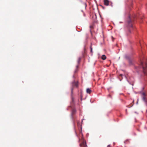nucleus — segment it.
Here are the masks:
<instances>
[{
    "mask_svg": "<svg viewBox=\"0 0 147 147\" xmlns=\"http://www.w3.org/2000/svg\"><path fill=\"white\" fill-rule=\"evenodd\" d=\"M107 147H111V146H110V145L109 144V145H108Z\"/></svg>",
    "mask_w": 147,
    "mask_h": 147,
    "instance_id": "nucleus-12",
    "label": "nucleus"
},
{
    "mask_svg": "<svg viewBox=\"0 0 147 147\" xmlns=\"http://www.w3.org/2000/svg\"><path fill=\"white\" fill-rule=\"evenodd\" d=\"M90 52L92 53V47L91 46H90Z\"/></svg>",
    "mask_w": 147,
    "mask_h": 147,
    "instance_id": "nucleus-10",
    "label": "nucleus"
},
{
    "mask_svg": "<svg viewBox=\"0 0 147 147\" xmlns=\"http://www.w3.org/2000/svg\"><path fill=\"white\" fill-rule=\"evenodd\" d=\"M104 4L106 6H108L109 5V1L108 0H104Z\"/></svg>",
    "mask_w": 147,
    "mask_h": 147,
    "instance_id": "nucleus-5",
    "label": "nucleus"
},
{
    "mask_svg": "<svg viewBox=\"0 0 147 147\" xmlns=\"http://www.w3.org/2000/svg\"><path fill=\"white\" fill-rule=\"evenodd\" d=\"M86 91L87 93L90 94L91 93L92 91L90 89L88 88L86 89Z\"/></svg>",
    "mask_w": 147,
    "mask_h": 147,
    "instance_id": "nucleus-6",
    "label": "nucleus"
},
{
    "mask_svg": "<svg viewBox=\"0 0 147 147\" xmlns=\"http://www.w3.org/2000/svg\"><path fill=\"white\" fill-rule=\"evenodd\" d=\"M133 104H131V105H128V106H127V107H132V106H133Z\"/></svg>",
    "mask_w": 147,
    "mask_h": 147,
    "instance_id": "nucleus-9",
    "label": "nucleus"
},
{
    "mask_svg": "<svg viewBox=\"0 0 147 147\" xmlns=\"http://www.w3.org/2000/svg\"><path fill=\"white\" fill-rule=\"evenodd\" d=\"M90 28H92V26H90Z\"/></svg>",
    "mask_w": 147,
    "mask_h": 147,
    "instance_id": "nucleus-15",
    "label": "nucleus"
},
{
    "mask_svg": "<svg viewBox=\"0 0 147 147\" xmlns=\"http://www.w3.org/2000/svg\"><path fill=\"white\" fill-rule=\"evenodd\" d=\"M76 67H77V68H78V65L77 66H76Z\"/></svg>",
    "mask_w": 147,
    "mask_h": 147,
    "instance_id": "nucleus-16",
    "label": "nucleus"
},
{
    "mask_svg": "<svg viewBox=\"0 0 147 147\" xmlns=\"http://www.w3.org/2000/svg\"><path fill=\"white\" fill-rule=\"evenodd\" d=\"M112 38L113 41V39H114V38L113 37H112Z\"/></svg>",
    "mask_w": 147,
    "mask_h": 147,
    "instance_id": "nucleus-14",
    "label": "nucleus"
},
{
    "mask_svg": "<svg viewBox=\"0 0 147 147\" xmlns=\"http://www.w3.org/2000/svg\"><path fill=\"white\" fill-rule=\"evenodd\" d=\"M73 88H72V90H73Z\"/></svg>",
    "mask_w": 147,
    "mask_h": 147,
    "instance_id": "nucleus-17",
    "label": "nucleus"
},
{
    "mask_svg": "<svg viewBox=\"0 0 147 147\" xmlns=\"http://www.w3.org/2000/svg\"><path fill=\"white\" fill-rule=\"evenodd\" d=\"M141 65L142 67L143 70V72L144 73V74L145 75H146V69L147 67L146 63L145 62H144V61H141Z\"/></svg>",
    "mask_w": 147,
    "mask_h": 147,
    "instance_id": "nucleus-2",
    "label": "nucleus"
},
{
    "mask_svg": "<svg viewBox=\"0 0 147 147\" xmlns=\"http://www.w3.org/2000/svg\"><path fill=\"white\" fill-rule=\"evenodd\" d=\"M101 59L103 60H105L106 59V57L105 55H103L101 57Z\"/></svg>",
    "mask_w": 147,
    "mask_h": 147,
    "instance_id": "nucleus-7",
    "label": "nucleus"
},
{
    "mask_svg": "<svg viewBox=\"0 0 147 147\" xmlns=\"http://www.w3.org/2000/svg\"><path fill=\"white\" fill-rule=\"evenodd\" d=\"M78 86V83L75 81L73 82L72 83V86L73 88L77 87Z\"/></svg>",
    "mask_w": 147,
    "mask_h": 147,
    "instance_id": "nucleus-3",
    "label": "nucleus"
},
{
    "mask_svg": "<svg viewBox=\"0 0 147 147\" xmlns=\"http://www.w3.org/2000/svg\"><path fill=\"white\" fill-rule=\"evenodd\" d=\"M132 20L131 19V18L130 16H129V19L127 21L128 23V27L129 28L128 32L127 33V36H128L131 33V30L133 28V25H132Z\"/></svg>",
    "mask_w": 147,
    "mask_h": 147,
    "instance_id": "nucleus-1",
    "label": "nucleus"
},
{
    "mask_svg": "<svg viewBox=\"0 0 147 147\" xmlns=\"http://www.w3.org/2000/svg\"><path fill=\"white\" fill-rule=\"evenodd\" d=\"M82 145H83L84 147H85L86 146V142L85 141L83 140V142L82 143Z\"/></svg>",
    "mask_w": 147,
    "mask_h": 147,
    "instance_id": "nucleus-8",
    "label": "nucleus"
},
{
    "mask_svg": "<svg viewBox=\"0 0 147 147\" xmlns=\"http://www.w3.org/2000/svg\"><path fill=\"white\" fill-rule=\"evenodd\" d=\"M146 96V94L144 92H142V97L143 100L145 102H146V98L145 96Z\"/></svg>",
    "mask_w": 147,
    "mask_h": 147,
    "instance_id": "nucleus-4",
    "label": "nucleus"
},
{
    "mask_svg": "<svg viewBox=\"0 0 147 147\" xmlns=\"http://www.w3.org/2000/svg\"><path fill=\"white\" fill-rule=\"evenodd\" d=\"M123 76L122 74H120L119 75V78L120 77H122V76Z\"/></svg>",
    "mask_w": 147,
    "mask_h": 147,
    "instance_id": "nucleus-11",
    "label": "nucleus"
},
{
    "mask_svg": "<svg viewBox=\"0 0 147 147\" xmlns=\"http://www.w3.org/2000/svg\"><path fill=\"white\" fill-rule=\"evenodd\" d=\"M80 61V59H79V60L78 61V63Z\"/></svg>",
    "mask_w": 147,
    "mask_h": 147,
    "instance_id": "nucleus-13",
    "label": "nucleus"
},
{
    "mask_svg": "<svg viewBox=\"0 0 147 147\" xmlns=\"http://www.w3.org/2000/svg\"><path fill=\"white\" fill-rule=\"evenodd\" d=\"M113 144H115V143H114H114H113Z\"/></svg>",
    "mask_w": 147,
    "mask_h": 147,
    "instance_id": "nucleus-18",
    "label": "nucleus"
}]
</instances>
